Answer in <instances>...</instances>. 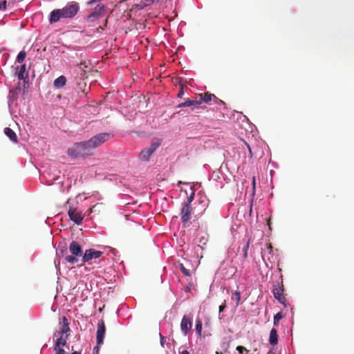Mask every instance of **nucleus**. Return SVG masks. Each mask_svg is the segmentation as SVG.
Segmentation results:
<instances>
[{"mask_svg":"<svg viewBox=\"0 0 354 354\" xmlns=\"http://www.w3.org/2000/svg\"><path fill=\"white\" fill-rule=\"evenodd\" d=\"M67 154L72 158H86L93 155L88 140L74 143L68 149Z\"/></svg>","mask_w":354,"mask_h":354,"instance_id":"1","label":"nucleus"},{"mask_svg":"<svg viewBox=\"0 0 354 354\" xmlns=\"http://www.w3.org/2000/svg\"><path fill=\"white\" fill-rule=\"evenodd\" d=\"M69 251L71 255H66L65 260L71 264H74L78 261V257H82L83 250L80 243L73 241L69 245Z\"/></svg>","mask_w":354,"mask_h":354,"instance_id":"2","label":"nucleus"},{"mask_svg":"<svg viewBox=\"0 0 354 354\" xmlns=\"http://www.w3.org/2000/svg\"><path fill=\"white\" fill-rule=\"evenodd\" d=\"M113 137V135L111 133H100L91 137L88 142L93 151L101 146L103 143L109 140Z\"/></svg>","mask_w":354,"mask_h":354,"instance_id":"3","label":"nucleus"},{"mask_svg":"<svg viewBox=\"0 0 354 354\" xmlns=\"http://www.w3.org/2000/svg\"><path fill=\"white\" fill-rule=\"evenodd\" d=\"M283 281H281V283L276 282L274 284L272 293L274 295V297L278 300V301L282 304H285L286 301V299L285 297H283Z\"/></svg>","mask_w":354,"mask_h":354,"instance_id":"4","label":"nucleus"},{"mask_svg":"<svg viewBox=\"0 0 354 354\" xmlns=\"http://www.w3.org/2000/svg\"><path fill=\"white\" fill-rule=\"evenodd\" d=\"M64 12L65 17L67 18H73L75 17L80 10L79 4L77 2L71 1L66 4L65 7L61 8Z\"/></svg>","mask_w":354,"mask_h":354,"instance_id":"5","label":"nucleus"},{"mask_svg":"<svg viewBox=\"0 0 354 354\" xmlns=\"http://www.w3.org/2000/svg\"><path fill=\"white\" fill-rule=\"evenodd\" d=\"M68 214L70 219L77 225H80L84 218V214L73 206L69 207Z\"/></svg>","mask_w":354,"mask_h":354,"instance_id":"6","label":"nucleus"},{"mask_svg":"<svg viewBox=\"0 0 354 354\" xmlns=\"http://www.w3.org/2000/svg\"><path fill=\"white\" fill-rule=\"evenodd\" d=\"M198 97L199 105L202 103V102H204L205 103H209L212 100H214V102L216 104H224V102L221 100H219L214 94L209 93L208 92L204 93H200L198 95Z\"/></svg>","mask_w":354,"mask_h":354,"instance_id":"7","label":"nucleus"},{"mask_svg":"<svg viewBox=\"0 0 354 354\" xmlns=\"http://www.w3.org/2000/svg\"><path fill=\"white\" fill-rule=\"evenodd\" d=\"M105 10V6L102 4H98L95 8L94 10L87 16V20L88 21H94L101 17L103 16L104 12Z\"/></svg>","mask_w":354,"mask_h":354,"instance_id":"8","label":"nucleus"},{"mask_svg":"<svg viewBox=\"0 0 354 354\" xmlns=\"http://www.w3.org/2000/svg\"><path fill=\"white\" fill-rule=\"evenodd\" d=\"M158 147L159 144L153 142L149 147L142 150L140 154L141 159L144 161H147Z\"/></svg>","mask_w":354,"mask_h":354,"instance_id":"9","label":"nucleus"},{"mask_svg":"<svg viewBox=\"0 0 354 354\" xmlns=\"http://www.w3.org/2000/svg\"><path fill=\"white\" fill-rule=\"evenodd\" d=\"M105 332V323L103 319H101L98 322L97 330L96 333L97 344L98 345H101L102 344H103Z\"/></svg>","mask_w":354,"mask_h":354,"instance_id":"10","label":"nucleus"},{"mask_svg":"<svg viewBox=\"0 0 354 354\" xmlns=\"http://www.w3.org/2000/svg\"><path fill=\"white\" fill-rule=\"evenodd\" d=\"M192 213V206H187V205H182L180 218L184 226L191 219Z\"/></svg>","mask_w":354,"mask_h":354,"instance_id":"11","label":"nucleus"},{"mask_svg":"<svg viewBox=\"0 0 354 354\" xmlns=\"http://www.w3.org/2000/svg\"><path fill=\"white\" fill-rule=\"evenodd\" d=\"M102 252L94 249L86 250L82 256V261L83 262H88L93 259H97L101 257Z\"/></svg>","mask_w":354,"mask_h":354,"instance_id":"12","label":"nucleus"},{"mask_svg":"<svg viewBox=\"0 0 354 354\" xmlns=\"http://www.w3.org/2000/svg\"><path fill=\"white\" fill-rule=\"evenodd\" d=\"M62 19H67L62 9H55L49 15V23L55 24Z\"/></svg>","mask_w":354,"mask_h":354,"instance_id":"13","label":"nucleus"},{"mask_svg":"<svg viewBox=\"0 0 354 354\" xmlns=\"http://www.w3.org/2000/svg\"><path fill=\"white\" fill-rule=\"evenodd\" d=\"M192 326V317L187 315H184L180 323V329L182 332L186 335L188 331Z\"/></svg>","mask_w":354,"mask_h":354,"instance_id":"14","label":"nucleus"},{"mask_svg":"<svg viewBox=\"0 0 354 354\" xmlns=\"http://www.w3.org/2000/svg\"><path fill=\"white\" fill-rule=\"evenodd\" d=\"M185 106H193L194 108H198L200 106L198 100L187 99L185 102L178 105V107L179 108Z\"/></svg>","mask_w":354,"mask_h":354,"instance_id":"15","label":"nucleus"},{"mask_svg":"<svg viewBox=\"0 0 354 354\" xmlns=\"http://www.w3.org/2000/svg\"><path fill=\"white\" fill-rule=\"evenodd\" d=\"M66 78L64 75H60L54 81V86L57 88H62L66 85Z\"/></svg>","mask_w":354,"mask_h":354,"instance_id":"16","label":"nucleus"},{"mask_svg":"<svg viewBox=\"0 0 354 354\" xmlns=\"http://www.w3.org/2000/svg\"><path fill=\"white\" fill-rule=\"evenodd\" d=\"M269 343L271 345H276L278 343V335L275 328H272L270 330Z\"/></svg>","mask_w":354,"mask_h":354,"instance_id":"17","label":"nucleus"},{"mask_svg":"<svg viewBox=\"0 0 354 354\" xmlns=\"http://www.w3.org/2000/svg\"><path fill=\"white\" fill-rule=\"evenodd\" d=\"M4 133L12 142H17V136L12 129L9 127H6L4 129Z\"/></svg>","mask_w":354,"mask_h":354,"instance_id":"18","label":"nucleus"},{"mask_svg":"<svg viewBox=\"0 0 354 354\" xmlns=\"http://www.w3.org/2000/svg\"><path fill=\"white\" fill-rule=\"evenodd\" d=\"M26 71V64L21 65L19 68L18 73H17V77L19 80H24L27 77L28 73Z\"/></svg>","mask_w":354,"mask_h":354,"instance_id":"19","label":"nucleus"},{"mask_svg":"<svg viewBox=\"0 0 354 354\" xmlns=\"http://www.w3.org/2000/svg\"><path fill=\"white\" fill-rule=\"evenodd\" d=\"M154 2V0H142L139 3H136L134 5V6L138 9L141 10L144 8L150 6Z\"/></svg>","mask_w":354,"mask_h":354,"instance_id":"20","label":"nucleus"},{"mask_svg":"<svg viewBox=\"0 0 354 354\" xmlns=\"http://www.w3.org/2000/svg\"><path fill=\"white\" fill-rule=\"evenodd\" d=\"M68 335L59 336L55 342V346L58 348V347L64 346L66 344V342L68 339Z\"/></svg>","mask_w":354,"mask_h":354,"instance_id":"21","label":"nucleus"},{"mask_svg":"<svg viewBox=\"0 0 354 354\" xmlns=\"http://www.w3.org/2000/svg\"><path fill=\"white\" fill-rule=\"evenodd\" d=\"M78 67L81 71L84 73V75L86 74L87 70L89 68V66L86 62H82L78 64Z\"/></svg>","mask_w":354,"mask_h":354,"instance_id":"22","label":"nucleus"},{"mask_svg":"<svg viewBox=\"0 0 354 354\" xmlns=\"http://www.w3.org/2000/svg\"><path fill=\"white\" fill-rule=\"evenodd\" d=\"M26 57V53L24 50L21 51L17 57V62L22 63L24 61Z\"/></svg>","mask_w":354,"mask_h":354,"instance_id":"23","label":"nucleus"},{"mask_svg":"<svg viewBox=\"0 0 354 354\" xmlns=\"http://www.w3.org/2000/svg\"><path fill=\"white\" fill-rule=\"evenodd\" d=\"M194 192H192L191 194L187 198V201L183 203V205H187V206H191V203L194 198Z\"/></svg>","mask_w":354,"mask_h":354,"instance_id":"24","label":"nucleus"},{"mask_svg":"<svg viewBox=\"0 0 354 354\" xmlns=\"http://www.w3.org/2000/svg\"><path fill=\"white\" fill-rule=\"evenodd\" d=\"M282 318V314L281 313H277L274 317V322L273 324L275 326H277L279 325V322L280 319Z\"/></svg>","mask_w":354,"mask_h":354,"instance_id":"25","label":"nucleus"},{"mask_svg":"<svg viewBox=\"0 0 354 354\" xmlns=\"http://www.w3.org/2000/svg\"><path fill=\"white\" fill-rule=\"evenodd\" d=\"M202 322L201 320H197L196 324V333L198 334V335H201L202 332Z\"/></svg>","mask_w":354,"mask_h":354,"instance_id":"26","label":"nucleus"},{"mask_svg":"<svg viewBox=\"0 0 354 354\" xmlns=\"http://www.w3.org/2000/svg\"><path fill=\"white\" fill-rule=\"evenodd\" d=\"M234 295H235V299H236V306H238L240 304V301H241V293L239 291H235L234 292Z\"/></svg>","mask_w":354,"mask_h":354,"instance_id":"27","label":"nucleus"},{"mask_svg":"<svg viewBox=\"0 0 354 354\" xmlns=\"http://www.w3.org/2000/svg\"><path fill=\"white\" fill-rule=\"evenodd\" d=\"M60 322H59V325H64L66 326H69V323H68V319L66 318V317L65 316H63L61 319H60Z\"/></svg>","mask_w":354,"mask_h":354,"instance_id":"28","label":"nucleus"},{"mask_svg":"<svg viewBox=\"0 0 354 354\" xmlns=\"http://www.w3.org/2000/svg\"><path fill=\"white\" fill-rule=\"evenodd\" d=\"M180 270L182 271V272L185 275H186V276H190L191 275L189 270L186 269L183 264L180 265Z\"/></svg>","mask_w":354,"mask_h":354,"instance_id":"29","label":"nucleus"},{"mask_svg":"<svg viewBox=\"0 0 354 354\" xmlns=\"http://www.w3.org/2000/svg\"><path fill=\"white\" fill-rule=\"evenodd\" d=\"M59 330L64 331L68 333H69L71 332V329H70L69 326H66L64 325H59Z\"/></svg>","mask_w":354,"mask_h":354,"instance_id":"30","label":"nucleus"},{"mask_svg":"<svg viewBox=\"0 0 354 354\" xmlns=\"http://www.w3.org/2000/svg\"><path fill=\"white\" fill-rule=\"evenodd\" d=\"M7 6V1L6 0H0V10H5Z\"/></svg>","mask_w":354,"mask_h":354,"instance_id":"31","label":"nucleus"},{"mask_svg":"<svg viewBox=\"0 0 354 354\" xmlns=\"http://www.w3.org/2000/svg\"><path fill=\"white\" fill-rule=\"evenodd\" d=\"M54 350L56 351L55 354H65V351L62 347H58L55 345Z\"/></svg>","mask_w":354,"mask_h":354,"instance_id":"32","label":"nucleus"},{"mask_svg":"<svg viewBox=\"0 0 354 354\" xmlns=\"http://www.w3.org/2000/svg\"><path fill=\"white\" fill-rule=\"evenodd\" d=\"M249 241L246 243V245L243 248V257L245 259L248 257V250L249 248Z\"/></svg>","mask_w":354,"mask_h":354,"instance_id":"33","label":"nucleus"},{"mask_svg":"<svg viewBox=\"0 0 354 354\" xmlns=\"http://www.w3.org/2000/svg\"><path fill=\"white\" fill-rule=\"evenodd\" d=\"M57 335L59 336H64V335H69V333H66L64 331H60L59 330L54 333V337H56Z\"/></svg>","mask_w":354,"mask_h":354,"instance_id":"34","label":"nucleus"},{"mask_svg":"<svg viewBox=\"0 0 354 354\" xmlns=\"http://www.w3.org/2000/svg\"><path fill=\"white\" fill-rule=\"evenodd\" d=\"M160 337V345L162 347H164L165 344L166 342V338L161 335V333H159Z\"/></svg>","mask_w":354,"mask_h":354,"instance_id":"35","label":"nucleus"},{"mask_svg":"<svg viewBox=\"0 0 354 354\" xmlns=\"http://www.w3.org/2000/svg\"><path fill=\"white\" fill-rule=\"evenodd\" d=\"M236 350L239 352L240 354H243V351H247V349L242 346H238L236 347Z\"/></svg>","mask_w":354,"mask_h":354,"instance_id":"36","label":"nucleus"},{"mask_svg":"<svg viewBox=\"0 0 354 354\" xmlns=\"http://www.w3.org/2000/svg\"><path fill=\"white\" fill-rule=\"evenodd\" d=\"M226 308L225 301L223 304L219 306V313H221L224 310V309Z\"/></svg>","mask_w":354,"mask_h":354,"instance_id":"37","label":"nucleus"},{"mask_svg":"<svg viewBox=\"0 0 354 354\" xmlns=\"http://www.w3.org/2000/svg\"><path fill=\"white\" fill-rule=\"evenodd\" d=\"M100 345H98L97 344V346L94 347L93 354H99V346Z\"/></svg>","mask_w":354,"mask_h":354,"instance_id":"38","label":"nucleus"},{"mask_svg":"<svg viewBox=\"0 0 354 354\" xmlns=\"http://www.w3.org/2000/svg\"><path fill=\"white\" fill-rule=\"evenodd\" d=\"M183 93H184V92H183V87H181L180 91H179V93H178V95H177V96H178V97H181L183 95Z\"/></svg>","mask_w":354,"mask_h":354,"instance_id":"39","label":"nucleus"},{"mask_svg":"<svg viewBox=\"0 0 354 354\" xmlns=\"http://www.w3.org/2000/svg\"><path fill=\"white\" fill-rule=\"evenodd\" d=\"M206 241H207V240L205 239V237H202V238L200 239V243H203V244H205Z\"/></svg>","mask_w":354,"mask_h":354,"instance_id":"40","label":"nucleus"},{"mask_svg":"<svg viewBox=\"0 0 354 354\" xmlns=\"http://www.w3.org/2000/svg\"><path fill=\"white\" fill-rule=\"evenodd\" d=\"M246 145H247V147H248V150H249V152H250V156H252V150H251V149H250V146H249L248 144H246Z\"/></svg>","mask_w":354,"mask_h":354,"instance_id":"41","label":"nucleus"},{"mask_svg":"<svg viewBox=\"0 0 354 354\" xmlns=\"http://www.w3.org/2000/svg\"><path fill=\"white\" fill-rule=\"evenodd\" d=\"M180 354H189V353L187 350L183 351Z\"/></svg>","mask_w":354,"mask_h":354,"instance_id":"42","label":"nucleus"},{"mask_svg":"<svg viewBox=\"0 0 354 354\" xmlns=\"http://www.w3.org/2000/svg\"><path fill=\"white\" fill-rule=\"evenodd\" d=\"M252 184H253V187H254V186H255V178H254V177H253Z\"/></svg>","mask_w":354,"mask_h":354,"instance_id":"43","label":"nucleus"},{"mask_svg":"<svg viewBox=\"0 0 354 354\" xmlns=\"http://www.w3.org/2000/svg\"><path fill=\"white\" fill-rule=\"evenodd\" d=\"M71 354H81L80 352L74 351Z\"/></svg>","mask_w":354,"mask_h":354,"instance_id":"44","label":"nucleus"},{"mask_svg":"<svg viewBox=\"0 0 354 354\" xmlns=\"http://www.w3.org/2000/svg\"><path fill=\"white\" fill-rule=\"evenodd\" d=\"M268 248L270 250H272V247L271 244H269V245H268Z\"/></svg>","mask_w":354,"mask_h":354,"instance_id":"45","label":"nucleus"},{"mask_svg":"<svg viewBox=\"0 0 354 354\" xmlns=\"http://www.w3.org/2000/svg\"><path fill=\"white\" fill-rule=\"evenodd\" d=\"M268 354H275L274 353H273L272 351H270Z\"/></svg>","mask_w":354,"mask_h":354,"instance_id":"46","label":"nucleus"},{"mask_svg":"<svg viewBox=\"0 0 354 354\" xmlns=\"http://www.w3.org/2000/svg\"><path fill=\"white\" fill-rule=\"evenodd\" d=\"M107 22H108V20H107V19H106V21H105V24H104V26H106V25Z\"/></svg>","mask_w":354,"mask_h":354,"instance_id":"47","label":"nucleus"},{"mask_svg":"<svg viewBox=\"0 0 354 354\" xmlns=\"http://www.w3.org/2000/svg\"><path fill=\"white\" fill-rule=\"evenodd\" d=\"M100 28H101L102 30L104 29V27L103 26H100Z\"/></svg>","mask_w":354,"mask_h":354,"instance_id":"48","label":"nucleus"}]
</instances>
